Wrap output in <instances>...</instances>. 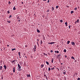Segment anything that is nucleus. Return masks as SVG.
<instances>
[{
	"mask_svg": "<svg viewBox=\"0 0 80 80\" xmlns=\"http://www.w3.org/2000/svg\"><path fill=\"white\" fill-rule=\"evenodd\" d=\"M48 54L49 55H50V53H49V52H48Z\"/></svg>",
	"mask_w": 80,
	"mask_h": 80,
	"instance_id": "nucleus-37",
	"label": "nucleus"
},
{
	"mask_svg": "<svg viewBox=\"0 0 80 80\" xmlns=\"http://www.w3.org/2000/svg\"><path fill=\"white\" fill-rule=\"evenodd\" d=\"M77 74H78L77 73V72H75V75H77Z\"/></svg>",
	"mask_w": 80,
	"mask_h": 80,
	"instance_id": "nucleus-44",
	"label": "nucleus"
},
{
	"mask_svg": "<svg viewBox=\"0 0 80 80\" xmlns=\"http://www.w3.org/2000/svg\"><path fill=\"white\" fill-rule=\"evenodd\" d=\"M26 47H27V45L26 46Z\"/></svg>",
	"mask_w": 80,
	"mask_h": 80,
	"instance_id": "nucleus-62",
	"label": "nucleus"
},
{
	"mask_svg": "<svg viewBox=\"0 0 80 80\" xmlns=\"http://www.w3.org/2000/svg\"><path fill=\"white\" fill-rule=\"evenodd\" d=\"M64 52H65V53H66V52H67V50H66V49H64Z\"/></svg>",
	"mask_w": 80,
	"mask_h": 80,
	"instance_id": "nucleus-19",
	"label": "nucleus"
},
{
	"mask_svg": "<svg viewBox=\"0 0 80 80\" xmlns=\"http://www.w3.org/2000/svg\"><path fill=\"white\" fill-rule=\"evenodd\" d=\"M37 43L38 46H39V44H38V41L37 42Z\"/></svg>",
	"mask_w": 80,
	"mask_h": 80,
	"instance_id": "nucleus-21",
	"label": "nucleus"
},
{
	"mask_svg": "<svg viewBox=\"0 0 80 80\" xmlns=\"http://www.w3.org/2000/svg\"><path fill=\"white\" fill-rule=\"evenodd\" d=\"M67 59H68V60H69V57H68L67 58Z\"/></svg>",
	"mask_w": 80,
	"mask_h": 80,
	"instance_id": "nucleus-46",
	"label": "nucleus"
},
{
	"mask_svg": "<svg viewBox=\"0 0 80 80\" xmlns=\"http://www.w3.org/2000/svg\"><path fill=\"white\" fill-rule=\"evenodd\" d=\"M13 10H16V8H15V7H14V8H13Z\"/></svg>",
	"mask_w": 80,
	"mask_h": 80,
	"instance_id": "nucleus-22",
	"label": "nucleus"
},
{
	"mask_svg": "<svg viewBox=\"0 0 80 80\" xmlns=\"http://www.w3.org/2000/svg\"><path fill=\"white\" fill-rule=\"evenodd\" d=\"M50 67H51V68L52 67V66H50Z\"/></svg>",
	"mask_w": 80,
	"mask_h": 80,
	"instance_id": "nucleus-61",
	"label": "nucleus"
},
{
	"mask_svg": "<svg viewBox=\"0 0 80 80\" xmlns=\"http://www.w3.org/2000/svg\"><path fill=\"white\" fill-rule=\"evenodd\" d=\"M58 8V6H56V8L57 9V8Z\"/></svg>",
	"mask_w": 80,
	"mask_h": 80,
	"instance_id": "nucleus-32",
	"label": "nucleus"
},
{
	"mask_svg": "<svg viewBox=\"0 0 80 80\" xmlns=\"http://www.w3.org/2000/svg\"><path fill=\"white\" fill-rule=\"evenodd\" d=\"M18 54L19 57H20V52H19L18 53Z\"/></svg>",
	"mask_w": 80,
	"mask_h": 80,
	"instance_id": "nucleus-25",
	"label": "nucleus"
},
{
	"mask_svg": "<svg viewBox=\"0 0 80 80\" xmlns=\"http://www.w3.org/2000/svg\"><path fill=\"white\" fill-rule=\"evenodd\" d=\"M2 43V41L0 40V43Z\"/></svg>",
	"mask_w": 80,
	"mask_h": 80,
	"instance_id": "nucleus-56",
	"label": "nucleus"
},
{
	"mask_svg": "<svg viewBox=\"0 0 80 80\" xmlns=\"http://www.w3.org/2000/svg\"><path fill=\"white\" fill-rule=\"evenodd\" d=\"M74 62H77V60H75L74 61Z\"/></svg>",
	"mask_w": 80,
	"mask_h": 80,
	"instance_id": "nucleus-55",
	"label": "nucleus"
},
{
	"mask_svg": "<svg viewBox=\"0 0 80 80\" xmlns=\"http://www.w3.org/2000/svg\"><path fill=\"white\" fill-rule=\"evenodd\" d=\"M33 49H37V46L36 45H34V48H33Z\"/></svg>",
	"mask_w": 80,
	"mask_h": 80,
	"instance_id": "nucleus-4",
	"label": "nucleus"
},
{
	"mask_svg": "<svg viewBox=\"0 0 80 80\" xmlns=\"http://www.w3.org/2000/svg\"><path fill=\"white\" fill-rule=\"evenodd\" d=\"M2 66H0V69L2 70Z\"/></svg>",
	"mask_w": 80,
	"mask_h": 80,
	"instance_id": "nucleus-26",
	"label": "nucleus"
},
{
	"mask_svg": "<svg viewBox=\"0 0 80 80\" xmlns=\"http://www.w3.org/2000/svg\"><path fill=\"white\" fill-rule=\"evenodd\" d=\"M1 79L2 80H3V75H2Z\"/></svg>",
	"mask_w": 80,
	"mask_h": 80,
	"instance_id": "nucleus-16",
	"label": "nucleus"
},
{
	"mask_svg": "<svg viewBox=\"0 0 80 80\" xmlns=\"http://www.w3.org/2000/svg\"><path fill=\"white\" fill-rule=\"evenodd\" d=\"M49 2H50V1H49V0H48V3H49Z\"/></svg>",
	"mask_w": 80,
	"mask_h": 80,
	"instance_id": "nucleus-52",
	"label": "nucleus"
},
{
	"mask_svg": "<svg viewBox=\"0 0 80 80\" xmlns=\"http://www.w3.org/2000/svg\"><path fill=\"white\" fill-rule=\"evenodd\" d=\"M15 62V60H14L12 61H11L12 63H14Z\"/></svg>",
	"mask_w": 80,
	"mask_h": 80,
	"instance_id": "nucleus-17",
	"label": "nucleus"
},
{
	"mask_svg": "<svg viewBox=\"0 0 80 80\" xmlns=\"http://www.w3.org/2000/svg\"><path fill=\"white\" fill-rule=\"evenodd\" d=\"M25 57L26 58H27V57L26 56H25Z\"/></svg>",
	"mask_w": 80,
	"mask_h": 80,
	"instance_id": "nucleus-59",
	"label": "nucleus"
},
{
	"mask_svg": "<svg viewBox=\"0 0 80 80\" xmlns=\"http://www.w3.org/2000/svg\"><path fill=\"white\" fill-rule=\"evenodd\" d=\"M72 26H69V28H70V27H71Z\"/></svg>",
	"mask_w": 80,
	"mask_h": 80,
	"instance_id": "nucleus-43",
	"label": "nucleus"
},
{
	"mask_svg": "<svg viewBox=\"0 0 80 80\" xmlns=\"http://www.w3.org/2000/svg\"><path fill=\"white\" fill-rule=\"evenodd\" d=\"M76 22L78 23V22H79V19H78L76 21Z\"/></svg>",
	"mask_w": 80,
	"mask_h": 80,
	"instance_id": "nucleus-20",
	"label": "nucleus"
},
{
	"mask_svg": "<svg viewBox=\"0 0 80 80\" xmlns=\"http://www.w3.org/2000/svg\"><path fill=\"white\" fill-rule=\"evenodd\" d=\"M51 53H52V52H53V50H51Z\"/></svg>",
	"mask_w": 80,
	"mask_h": 80,
	"instance_id": "nucleus-51",
	"label": "nucleus"
},
{
	"mask_svg": "<svg viewBox=\"0 0 80 80\" xmlns=\"http://www.w3.org/2000/svg\"><path fill=\"white\" fill-rule=\"evenodd\" d=\"M12 51H14V50H16V48H14L13 49H12Z\"/></svg>",
	"mask_w": 80,
	"mask_h": 80,
	"instance_id": "nucleus-8",
	"label": "nucleus"
},
{
	"mask_svg": "<svg viewBox=\"0 0 80 80\" xmlns=\"http://www.w3.org/2000/svg\"><path fill=\"white\" fill-rule=\"evenodd\" d=\"M57 68V70H58V71H60V70L58 68Z\"/></svg>",
	"mask_w": 80,
	"mask_h": 80,
	"instance_id": "nucleus-29",
	"label": "nucleus"
},
{
	"mask_svg": "<svg viewBox=\"0 0 80 80\" xmlns=\"http://www.w3.org/2000/svg\"><path fill=\"white\" fill-rule=\"evenodd\" d=\"M8 3L9 4H10V3H11V2H10L9 1V2H8Z\"/></svg>",
	"mask_w": 80,
	"mask_h": 80,
	"instance_id": "nucleus-49",
	"label": "nucleus"
},
{
	"mask_svg": "<svg viewBox=\"0 0 80 80\" xmlns=\"http://www.w3.org/2000/svg\"><path fill=\"white\" fill-rule=\"evenodd\" d=\"M53 43H55V42H49L48 44H51L52 45V44H53Z\"/></svg>",
	"mask_w": 80,
	"mask_h": 80,
	"instance_id": "nucleus-5",
	"label": "nucleus"
},
{
	"mask_svg": "<svg viewBox=\"0 0 80 80\" xmlns=\"http://www.w3.org/2000/svg\"><path fill=\"white\" fill-rule=\"evenodd\" d=\"M43 43V42H42V40H41V45H42V44Z\"/></svg>",
	"mask_w": 80,
	"mask_h": 80,
	"instance_id": "nucleus-24",
	"label": "nucleus"
},
{
	"mask_svg": "<svg viewBox=\"0 0 80 80\" xmlns=\"http://www.w3.org/2000/svg\"><path fill=\"white\" fill-rule=\"evenodd\" d=\"M18 67H19L18 71L20 72V71H21V70H22L20 69V68H21V66H20V65L18 64Z\"/></svg>",
	"mask_w": 80,
	"mask_h": 80,
	"instance_id": "nucleus-1",
	"label": "nucleus"
},
{
	"mask_svg": "<svg viewBox=\"0 0 80 80\" xmlns=\"http://www.w3.org/2000/svg\"><path fill=\"white\" fill-rule=\"evenodd\" d=\"M61 55V54H59L58 55V57H59V58H60V56Z\"/></svg>",
	"mask_w": 80,
	"mask_h": 80,
	"instance_id": "nucleus-28",
	"label": "nucleus"
},
{
	"mask_svg": "<svg viewBox=\"0 0 80 80\" xmlns=\"http://www.w3.org/2000/svg\"><path fill=\"white\" fill-rule=\"evenodd\" d=\"M55 53H56V52H57V51H55Z\"/></svg>",
	"mask_w": 80,
	"mask_h": 80,
	"instance_id": "nucleus-63",
	"label": "nucleus"
},
{
	"mask_svg": "<svg viewBox=\"0 0 80 80\" xmlns=\"http://www.w3.org/2000/svg\"><path fill=\"white\" fill-rule=\"evenodd\" d=\"M21 3H22V4H23V2H22Z\"/></svg>",
	"mask_w": 80,
	"mask_h": 80,
	"instance_id": "nucleus-57",
	"label": "nucleus"
},
{
	"mask_svg": "<svg viewBox=\"0 0 80 80\" xmlns=\"http://www.w3.org/2000/svg\"><path fill=\"white\" fill-rule=\"evenodd\" d=\"M8 13H10V11H8L7 12Z\"/></svg>",
	"mask_w": 80,
	"mask_h": 80,
	"instance_id": "nucleus-42",
	"label": "nucleus"
},
{
	"mask_svg": "<svg viewBox=\"0 0 80 80\" xmlns=\"http://www.w3.org/2000/svg\"><path fill=\"white\" fill-rule=\"evenodd\" d=\"M44 77H46V75H45V74H44Z\"/></svg>",
	"mask_w": 80,
	"mask_h": 80,
	"instance_id": "nucleus-53",
	"label": "nucleus"
},
{
	"mask_svg": "<svg viewBox=\"0 0 80 80\" xmlns=\"http://www.w3.org/2000/svg\"><path fill=\"white\" fill-rule=\"evenodd\" d=\"M53 58H52V63H53Z\"/></svg>",
	"mask_w": 80,
	"mask_h": 80,
	"instance_id": "nucleus-12",
	"label": "nucleus"
},
{
	"mask_svg": "<svg viewBox=\"0 0 80 80\" xmlns=\"http://www.w3.org/2000/svg\"><path fill=\"white\" fill-rule=\"evenodd\" d=\"M47 80H48V78H47V76H46Z\"/></svg>",
	"mask_w": 80,
	"mask_h": 80,
	"instance_id": "nucleus-50",
	"label": "nucleus"
},
{
	"mask_svg": "<svg viewBox=\"0 0 80 80\" xmlns=\"http://www.w3.org/2000/svg\"><path fill=\"white\" fill-rule=\"evenodd\" d=\"M37 32H38V33H40V30H37Z\"/></svg>",
	"mask_w": 80,
	"mask_h": 80,
	"instance_id": "nucleus-15",
	"label": "nucleus"
},
{
	"mask_svg": "<svg viewBox=\"0 0 80 80\" xmlns=\"http://www.w3.org/2000/svg\"><path fill=\"white\" fill-rule=\"evenodd\" d=\"M46 64H47V65H49V63L47 61L46 62Z\"/></svg>",
	"mask_w": 80,
	"mask_h": 80,
	"instance_id": "nucleus-11",
	"label": "nucleus"
},
{
	"mask_svg": "<svg viewBox=\"0 0 80 80\" xmlns=\"http://www.w3.org/2000/svg\"><path fill=\"white\" fill-rule=\"evenodd\" d=\"M18 21H19V22H20V18L18 19Z\"/></svg>",
	"mask_w": 80,
	"mask_h": 80,
	"instance_id": "nucleus-35",
	"label": "nucleus"
},
{
	"mask_svg": "<svg viewBox=\"0 0 80 80\" xmlns=\"http://www.w3.org/2000/svg\"><path fill=\"white\" fill-rule=\"evenodd\" d=\"M70 41H67V43H68V44L69 43H70Z\"/></svg>",
	"mask_w": 80,
	"mask_h": 80,
	"instance_id": "nucleus-14",
	"label": "nucleus"
},
{
	"mask_svg": "<svg viewBox=\"0 0 80 80\" xmlns=\"http://www.w3.org/2000/svg\"><path fill=\"white\" fill-rule=\"evenodd\" d=\"M74 13V12H73V11H72L71 12V14H72V13Z\"/></svg>",
	"mask_w": 80,
	"mask_h": 80,
	"instance_id": "nucleus-18",
	"label": "nucleus"
},
{
	"mask_svg": "<svg viewBox=\"0 0 80 80\" xmlns=\"http://www.w3.org/2000/svg\"><path fill=\"white\" fill-rule=\"evenodd\" d=\"M12 17V15H10V16L9 17V18H11Z\"/></svg>",
	"mask_w": 80,
	"mask_h": 80,
	"instance_id": "nucleus-34",
	"label": "nucleus"
},
{
	"mask_svg": "<svg viewBox=\"0 0 80 80\" xmlns=\"http://www.w3.org/2000/svg\"><path fill=\"white\" fill-rule=\"evenodd\" d=\"M77 80H80V78H78Z\"/></svg>",
	"mask_w": 80,
	"mask_h": 80,
	"instance_id": "nucleus-48",
	"label": "nucleus"
},
{
	"mask_svg": "<svg viewBox=\"0 0 80 80\" xmlns=\"http://www.w3.org/2000/svg\"><path fill=\"white\" fill-rule=\"evenodd\" d=\"M54 67H56V66H54L53 68H51V70H54V69H55V68Z\"/></svg>",
	"mask_w": 80,
	"mask_h": 80,
	"instance_id": "nucleus-7",
	"label": "nucleus"
},
{
	"mask_svg": "<svg viewBox=\"0 0 80 80\" xmlns=\"http://www.w3.org/2000/svg\"><path fill=\"white\" fill-rule=\"evenodd\" d=\"M77 10V8H75L74 9V10Z\"/></svg>",
	"mask_w": 80,
	"mask_h": 80,
	"instance_id": "nucleus-39",
	"label": "nucleus"
},
{
	"mask_svg": "<svg viewBox=\"0 0 80 80\" xmlns=\"http://www.w3.org/2000/svg\"><path fill=\"white\" fill-rule=\"evenodd\" d=\"M43 66H44V65H41V66L42 67H43Z\"/></svg>",
	"mask_w": 80,
	"mask_h": 80,
	"instance_id": "nucleus-33",
	"label": "nucleus"
},
{
	"mask_svg": "<svg viewBox=\"0 0 80 80\" xmlns=\"http://www.w3.org/2000/svg\"><path fill=\"white\" fill-rule=\"evenodd\" d=\"M66 58H67V57H68V56H67V55H65L64 56Z\"/></svg>",
	"mask_w": 80,
	"mask_h": 80,
	"instance_id": "nucleus-36",
	"label": "nucleus"
},
{
	"mask_svg": "<svg viewBox=\"0 0 80 80\" xmlns=\"http://www.w3.org/2000/svg\"><path fill=\"white\" fill-rule=\"evenodd\" d=\"M51 70V69L50 68H48V71H50Z\"/></svg>",
	"mask_w": 80,
	"mask_h": 80,
	"instance_id": "nucleus-27",
	"label": "nucleus"
},
{
	"mask_svg": "<svg viewBox=\"0 0 80 80\" xmlns=\"http://www.w3.org/2000/svg\"><path fill=\"white\" fill-rule=\"evenodd\" d=\"M7 47H9V45H7Z\"/></svg>",
	"mask_w": 80,
	"mask_h": 80,
	"instance_id": "nucleus-60",
	"label": "nucleus"
},
{
	"mask_svg": "<svg viewBox=\"0 0 80 80\" xmlns=\"http://www.w3.org/2000/svg\"><path fill=\"white\" fill-rule=\"evenodd\" d=\"M71 58H72V59H74V60H75V58H74V57H73V56H72V57H71Z\"/></svg>",
	"mask_w": 80,
	"mask_h": 80,
	"instance_id": "nucleus-23",
	"label": "nucleus"
},
{
	"mask_svg": "<svg viewBox=\"0 0 80 80\" xmlns=\"http://www.w3.org/2000/svg\"><path fill=\"white\" fill-rule=\"evenodd\" d=\"M33 50H34V52H35L36 51V49H33Z\"/></svg>",
	"mask_w": 80,
	"mask_h": 80,
	"instance_id": "nucleus-45",
	"label": "nucleus"
},
{
	"mask_svg": "<svg viewBox=\"0 0 80 80\" xmlns=\"http://www.w3.org/2000/svg\"><path fill=\"white\" fill-rule=\"evenodd\" d=\"M3 67H4V69H5V70H6V69H7V66L5 65V64L4 65V66H3Z\"/></svg>",
	"mask_w": 80,
	"mask_h": 80,
	"instance_id": "nucleus-3",
	"label": "nucleus"
},
{
	"mask_svg": "<svg viewBox=\"0 0 80 80\" xmlns=\"http://www.w3.org/2000/svg\"><path fill=\"white\" fill-rule=\"evenodd\" d=\"M44 55H45L46 56L47 55V54H45V53H44Z\"/></svg>",
	"mask_w": 80,
	"mask_h": 80,
	"instance_id": "nucleus-41",
	"label": "nucleus"
},
{
	"mask_svg": "<svg viewBox=\"0 0 80 80\" xmlns=\"http://www.w3.org/2000/svg\"><path fill=\"white\" fill-rule=\"evenodd\" d=\"M37 41H38H38H39V39H37Z\"/></svg>",
	"mask_w": 80,
	"mask_h": 80,
	"instance_id": "nucleus-54",
	"label": "nucleus"
},
{
	"mask_svg": "<svg viewBox=\"0 0 80 80\" xmlns=\"http://www.w3.org/2000/svg\"><path fill=\"white\" fill-rule=\"evenodd\" d=\"M49 10H48V11H47V12H49Z\"/></svg>",
	"mask_w": 80,
	"mask_h": 80,
	"instance_id": "nucleus-58",
	"label": "nucleus"
},
{
	"mask_svg": "<svg viewBox=\"0 0 80 80\" xmlns=\"http://www.w3.org/2000/svg\"><path fill=\"white\" fill-rule=\"evenodd\" d=\"M63 74H64V75H65V74H66V73L65 72H64Z\"/></svg>",
	"mask_w": 80,
	"mask_h": 80,
	"instance_id": "nucleus-47",
	"label": "nucleus"
},
{
	"mask_svg": "<svg viewBox=\"0 0 80 80\" xmlns=\"http://www.w3.org/2000/svg\"><path fill=\"white\" fill-rule=\"evenodd\" d=\"M27 77H30V75L28 74L27 75Z\"/></svg>",
	"mask_w": 80,
	"mask_h": 80,
	"instance_id": "nucleus-9",
	"label": "nucleus"
},
{
	"mask_svg": "<svg viewBox=\"0 0 80 80\" xmlns=\"http://www.w3.org/2000/svg\"><path fill=\"white\" fill-rule=\"evenodd\" d=\"M76 23H77V22H75V24H76Z\"/></svg>",
	"mask_w": 80,
	"mask_h": 80,
	"instance_id": "nucleus-64",
	"label": "nucleus"
},
{
	"mask_svg": "<svg viewBox=\"0 0 80 80\" xmlns=\"http://www.w3.org/2000/svg\"><path fill=\"white\" fill-rule=\"evenodd\" d=\"M52 10H54V8L52 7Z\"/></svg>",
	"mask_w": 80,
	"mask_h": 80,
	"instance_id": "nucleus-38",
	"label": "nucleus"
},
{
	"mask_svg": "<svg viewBox=\"0 0 80 80\" xmlns=\"http://www.w3.org/2000/svg\"><path fill=\"white\" fill-rule=\"evenodd\" d=\"M71 43L72 45H75V42H71Z\"/></svg>",
	"mask_w": 80,
	"mask_h": 80,
	"instance_id": "nucleus-6",
	"label": "nucleus"
},
{
	"mask_svg": "<svg viewBox=\"0 0 80 80\" xmlns=\"http://www.w3.org/2000/svg\"><path fill=\"white\" fill-rule=\"evenodd\" d=\"M65 25H66V26H68V24L67 22H65Z\"/></svg>",
	"mask_w": 80,
	"mask_h": 80,
	"instance_id": "nucleus-10",
	"label": "nucleus"
},
{
	"mask_svg": "<svg viewBox=\"0 0 80 80\" xmlns=\"http://www.w3.org/2000/svg\"><path fill=\"white\" fill-rule=\"evenodd\" d=\"M3 61H2V60H1L0 61V63H2Z\"/></svg>",
	"mask_w": 80,
	"mask_h": 80,
	"instance_id": "nucleus-31",
	"label": "nucleus"
},
{
	"mask_svg": "<svg viewBox=\"0 0 80 80\" xmlns=\"http://www.w3.org/2000/svg\"><path fill=\"white\" fill-rule=\"evenodd\" d=\"M56 52L57 53H59V51H56Z\"/></svg>",
	"mask_w": 80,
	"mask_h": 80,
	"instance_id": "nucleus-40",
	"label": "nucleus"
},
{
	"mask_svg": "<svg viewBox=\"0 0 80 80\" xmlns=\"http://www.w3.org/2000/svg\"><path fill=\"white\" fill-rule=\"evenodd\" d=\"M7 22H8V23H10V22H11V21H7Z\"/></svg>",
	"mask_w": 80,
	"mask_h": 80,
	"instance_id": "nucleus-13",
	"label": "nucleus"
},
{
	"mask_svg": "<svg viewBox=\"0 0 80 80\" xmlns=\"http://www.w3.org/2000/svg\"><path fill=\"white\" fill-rule=\"evenodd\" d=\"M60 22H61V23H62V22H63V20H60Z\"/></svg>",
	"mask_w": 80,
	"mask_h": 80,
	"instance_id": "nucleus-30",
	"label": "nucleus"
},
{
	"mask_svg": "<svg viewBox=\"0 0 80 80\" xmlns=\"http://www.w3.org/2000/svg\"><path fill=\"white\" fill-rule=\"evenodd\" d=\"M12 71L13 72V73H15V68L14 67L12 68Z\"/></svg>",
	"mask_w": 80,
	"mask_h": 80,
	"instance_id": "nucleus-2",
	"label": "nucleus"
}]
</instances>
